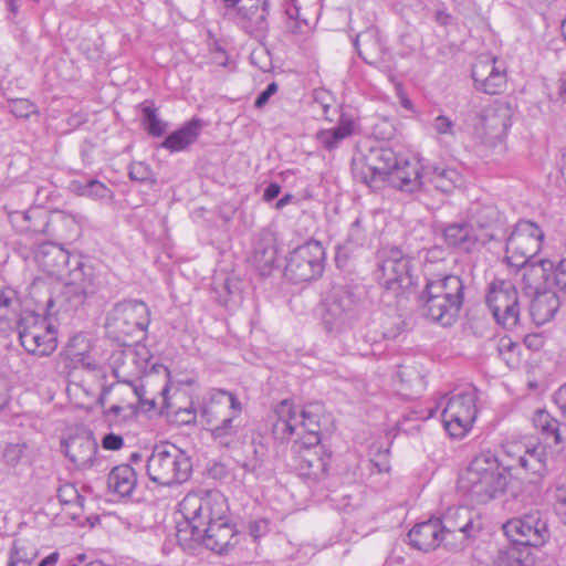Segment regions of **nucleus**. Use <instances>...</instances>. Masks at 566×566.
Listing matches in <instances>:
<instances>
[{
	"label": "nucleus",
	"instance_id": "obj_31",
	"mask_svg": "<svg viewBox=\"0 0 566 566\" xmlns=\"http://www.w3.org/2000/svg\"><path fill=\"white\" fill-rule=\"evenodd\" d=\"M355 123L349 115L340 114L336 126L329 129H321L316 133L317 144L325 150L333 151L342 142L353 135Z\"/></svg>",
	"mask_w": 566,
	"mask_h": 566
},
{
	"label": "nucleus",
	"instance_id": "obj_21",
	"mask_svg": "<svg viewBox=\"0 0 566 566\" xmlns=\"http://www.w3.org/2000/svg\"><path fill=\"white\" fill-rule=\"evenodd\" d=\"M193 538L201 539L205 547L211 552L228 555L242 544L245 536L237 528L235 524L229 521L227 514L226 518L216 521Z\"/></svg>",
	"mask_w": 566,
	"mask_h": 566
},
{
	"label": "nucleus",
	"instance_id": "obj_62",
	"mask_svg": "<svg viewBox=\"0 0 566 566\" xmlns=\"http://www.w3.org/2000/svg\"><path fill=\"white\" fill-rule=\"evenodd\" d=\"M120 411H126L125 417H130L134 415L135 407H134L133 398H130V396H127V405L126 406H118V405L112 406L111 409H108V418L111 416H115V417L118 416Z\"/></svg>",
	"mask_w": 566,
	"mask_h": 566
},
{
	"label": "nucleus",
	"instance_id": "obj_23",
	"mask_svg": "<svg viewBox=\"0 0 566 566\" xmlns=\"http://www.w3.org/2000/svg\"><path fill=\"white\" fill-rule=\"evenodd\" d=\"M295 469L302 479L319 482L327 476L331 453L321 443L316 446H293Z\"/></svg>",
	"mask_w": 566,
	"mask_h": 566
},
{
	"label": "nucleus",
	"instance_id": "obj_11",
	"mask_svg": "<svg viewBox=\"0 0 566 566\" xmlns=\"http://www.w3.org/2000/svg\"><path fill=\"white\" fill-rule=\"evenodd\" d=\"M17 332L21 346L30 354L49 356L57 346L54 326L34 312L20 317Z\"/></svg>",
	"mask_w": 566,
	"mask_h": 566
},
{
	"label": "nucleus",
	"instance_id": "obj_54",
	"mask_svg": "<svg viewBox=\"0 0 566 566\" xmlns=\"http://www.w3.org/2000/svg\"><path fill=\"white\" fill-rule=\"evenodd\" d=\"M74 185L81 195L91 198H103L106 192V186L96 179H88L84 184L75 182Z\"/></svg>",
	"mask_w": 566,
	"mask_h": 566
},
{
	"label": "nucleus",
	"instance_id": "obj_4",
	"mask_svg": "<svg viewBox=\"0 0 566 566\" xmlns=\"http://www.w3.org/2000/svg\"><path fill=\"white\" fill-rule=\"evenodd\" d=\"M364 292L358 286L336 285L325 303L323 324L326 332L340 336L352 331L364 312Z\"/></svg>",
	"mask_w": 566,
	"mask_h": 566
},
{
	"label": "nucleus",
	"instance_id": "obj_40",
	"mask_svg": "<svg viewBox=\"0 0 566 566\" xmlns=\"http://www.w3.org/2000/svg\"><path fill=\"white\" fill-rule=\"evenodd\" d=\"M531 548V546L510 542L506 548L499 551L497 562L504 566H531L533 564Z\"/></svg>",
	"mask_w": 566,
	"mask_h": 566
},
{
	"label": "nucleus",
	"instance_id": "obj_51",
	"mask_svg": "<svg viewBox=\"0 0 566 566\" xmlns=\"http://www.w3.org/2000/svg\"><path fill=\"white\" fill-rule=\"evenodd\" d=\"M8 109L14 117L23 119L36 112L35 105L28 98L9 99Z\"/></svg>",
	"mask_w": 566,
	"mask_h": 566
},
{
	"label": "nucleus",
	"instance_id": "obj_14",
	"mask_svg": "<svg viewBox=\"0 0 566 566\" xmlns=\"http://www.w3.org/2000/svg\"><path fill=\"white\" fill-rule=\"evenodd\" d=\"M503 532L511 543L539 548L549 537L547 518L539 510H532L503 524Z\"/></svg>",
	"mask_w": 566,
	"mask_h": 566
},
{
	"label": "nucleus",
	"instance_id": "obj_47",
	"mask_svg": "<svg viewBox=\"0 0 566 566\" xmlns=\"http://www.w3.org/2000/svg\"><path fill=\"white\" fill-rule=\"evenodd\" d=\"M231 413L226 416L220 423L216 424L211 429V434L214 439L223 440L234 437L240 428L239 416L240 413L234 412V410H230Z\"/></svg>",
	"mask_w": 566,
	"mask_h": 566
},
{
	"label": "nucleus",
	"instance_id": "obj_28",
	"mask_svg": "<svg viewBox=\"0 0 566 566\" xmlns=\"http://www.w3.org/2000/svg\"><path fill=\"white\" fill-rule=\"evenodd\" d=\"M258 2H262V8H259L256 3L250 7L242 6L230 17L239 20L241 27L254 38L264 36L269 30L268 0H258Z\"/></svg>",
	"mask_w": 566,
	"mask_h": 566
},
{
	"label": "nucleus",
	"instance_id": "obj_63",
	"mask_svg": "<svg viewBox=\"0 0 566 566\" xmlns=\"http://www.w3.org/2000/svg\"><path fill=\"white\" fill-rule=\"evenodd\" d=\"M555 502L558 512L566 514V486H559L556 489Z\"/></svg>",
	"mask_w": 566,
	"mask_h": 566
},
{
	"label": "nucleus",
	"instance_id": "obj_16",
	"mask_svg": "<svg viewBox=\"0 0 566 566\" xmlns=\"http://www.w3.org/2000/svg\"><path fill=\"white\" fill-rule=\"evenodd\" d=\"M444 537V546L463 549L469 538L475 537L481 524L474 521L473 513L463 506L448 507L440 517H436Z\"/></svg>",
	"mask_w": 566,
	"mask_h": 566
},
{
	"label": "nucleus",
	"instance_id": "obj_45",
	"mask_svg": "<svg viewBox=\"0 0 566 566\" xmlns=\"http://www.w3.org/2000/svg\"><path fill=\"white\" fill-rule=\"evenodd\" d=\"M535 264L545 265L551 268L547 271V285L551 289L556 287L558 291L566 293V259L560 260L554 264L551 260H539Z\"/></svg>",
	"mask_w": 566,
	"mask_h": 566
},
{
	"label": "nucleus",
	"instance_id": "obj_58",
	"mask_svg": "<svg viewBox=\"0 0 566 566\" xmlns=\"http://www.w3.org/2000/svg\"><path fill=\"white\" fill-rule=\"evenodd\" d=\"M433 128L440 135H454V122L444 115H439L433 120Z\"/></svg>",
	"mask_w": 566,
	"mask_h": 566
},
{
	"label": "nucleus",
	"instance_id": "obj_64",
	"mask_svg": "<svg viewBox=\"0 0 566 566\" xmlns=\"http://www.w3.org/2000/svg\"><path fill=\"white\" fill-rule=\"evenodd\" d=\"M554 400L559 409L566 415V384L563 385L554 395Z\"/></svg>",
	"mask_w": 566,
	"mask_h": 566
},
{
	"label": "nucleus",
	"instance_id": "obj_19",
	"mask_svg": "<svg viewBox=\"0 0 566 566\" xmlns=\"http://www.w3.org/2000/svg\"><path fill=\"white\" fill-rule=\"evenodd\" d=\"M3 210L17 233L35 237L45 235L48 232L51 211L43 206L33 205L20 209V203L12 200L9 205H3Z\"/></svg>",
	"mask_w": 566,
	"mask_h": 566
},
{
	"label": "nucleus",
	"instance_id": "obj_61",
	"mask_svg": "<svg viewBox=\"0 0 566 566\" xmlns=\"http://www.w3.org/2000/svg\"><path fill=\"white\" fill-rule=\"evenodd\" d=\"M277 88L279 86L275 82L268 84L266 88L255 98L254 106L256 108H262L269 102L270 97L277 92Z\"/></svg>",
	"mask_w": 566,
	"mask_h": 566
},
{
	"label": "nucleus",
	"instance_id": "obj_27",
	"mask_svg": "<svg viewBox=\"0 0 566 566\" xmlns=\"http://www.w3.org/2000/svg\"><path fill=\"white\" fill-rule=\"evenodd\" d=\"M228 409L241 413L242 405L237 396L223 389H211L203 401L200 416L207 424H212Z\"/></svg>",
	"mask_w": 566,
	"mask_h": 566
},
{
	"label": "nucleus",
	"instance_id": "obj_36",
	"mask_svg": "<svg viewBox=\"0 0 566 566\" xmlns=\"http://www.w3.org/2000/svg\"><path fill=\"white\" fill-rule=\"evenodd\" d=\"M546 455L545 446L536 444L526 449L524 455L520 457V467L533 475L531 482L539 481L546 473Z\"/></svg>",
	"mask_w": 566,
	"mask_h": 566
},
{
	"label": "nucleus",
	"instance_id": "obj_10",
	"mask_svg": "<svg viewBox=\"0 0 566 566\" xmlns=\"http://www.w3.org/2000/svg\"><path fill=\"white\" fill-rule=\"evenodd\" d=\"M410 268V259L400 249L385 248L378 253L375 276L387 292L398 296L413 285Z\"/></svg>",
	"mask_w": 566,
	"mask_h": 566
},
{
	"label": "nucleus",
	"instance_id": "obj_42",
	"mask_svg": "<svg viewBox=\"0 0 566 566\" xmlns=\"http://www.w3.org/2000/svg\"><path fill=\"white\" fill-rule=\"evenodd\" d=\"M396 378L400 384V389L405 390V395H411L420 391L423 386V376L415 366H399Z\"/></svg>",
	"mask_w": 566,
	"mask_h": 566
},
{
	"label": "nucleus",
	"instance_id": "obj_48",
	"mask_svg": "<svg viewBox=\"0 0 566 566\" xmlns=\"http://www.w3.org/2000/svg\"><path fill=\"white\" fill-rule=\"evenodd\" d=\"M142 114L144 128L149 135L160 137L166 133L167 124L158 117L156 108L144 105L142 107Z\"/></svg>",
	"mask_w": 566,
	"mask_h": 566
},
{
	"label": "nucleus",
	"instance_id": "obj_34",
	"mask_svg": "<svg viewBox=\"0 0 566 566\" xmlns=\"http://www.w3.org/2000/svg\"><path fill=\"white\" fill-rule=\"evenodd\" d=\"M203 123L199 118H192L176 132L169 134L161 143V147L170 151H181L193 144L200 135Z\"/></svg>",
	"mask_w": 566,
	"mask_h": 566
},
{
	"label": "nucleus",
	"instance_id": "obj_20",
	"mask_svg": "<svg viewBox=\"0 0 566 566\" xmlns=\"http://www.w3.org/2000/svg\"><path fill=\"white\" fill-rule=\"evenodd\" d=\"M475 90L495 95L502 93L507 84L506 66L497 57L480 55L471 69Z\"/></svg>",
	"mask_w": 566,
	"mask_h": 566
},
{
	"label": "nucleus",
	"instance_id": "obj_1",
	"mask_svg": "<svg viewBox=\"0 0 566 566\" xmlns=\"http://www.w3.org/2000/svg\"><path fill=\"white\" fill-rule=\"evenodd\" d=\"M324 408L313 402L298 409L292 401L284 399L274 408L275 422L272 433L277 440L297 438L293 446H316L321 443V427Z\"/></svg>",
	"mask_w": 566,
	"mask_h": 566
},
{
	"label": "nucleus",
	"instance_id": "obj_3",
	"mask_svg": "<svg viewBox=\"0 0 566 566\" xmlns=\"http://www.w3.org/2000/svg\"><path fill=\"white\" fill-rule=\"evenodd\" d=\"M459 483L473 501L488 503L504 493L509 471L493 453L484 452L472 459Z\"/></svg>",
	"mask_w": 566,
	"mask_h": 566
},
{
	"label": "nucleus",
	"instance_id": "obj_44",
	"mask_svg": "<svg viewBox=\"0 0 566 566\" xmlns=\"http://www.w3.org/2000/svg\"><path fill=\"white\" fill-rule=\"evenodd\" d=\"M533 424L536 429L546 438H554V442L557 444L560 442V434L558 431V421L553 418L546 410L538 409L535 411L532 418Z\"/></svg>",
	"mask_w": 566,
	"mask_h": 566
},
{
	"label": "nucleus",
	"instance_id": "obj_57",
	"mask_svg": "<svg viewBox=\"0 0 566 566\" xmlns=\"http://www.w3.org/2000/svg\"><path fill=\"white\" fill-rule=\"evenodd\" d=\"M365 240V229L361 226V219L356 218L348 230L347 242L354 245L363 244Z\"/></svg>",
	"mask_w": 566,
	"mask_h": 566
},
{
	"label": "nucleus",
	"instance_id": "obj_49",
	"mask_svg": "<svg viewBox=\"0 0 566 566\" xmlns=\"http://www.w3.org/2000/svg\"><path fill=\"white\" fill-rule=\"evenodd\" d=\"M352 171L356 180H359L369 187H377V184L381 182L379 178H376V174L365 165L364 155L353 159Z\"/></svg>",
	"mask_w": 566,
	"mask_h": 566
},
{
	"label": "nucleus",
	"instance_id": "obj_55",
	"mask_svg": "<svg viewBox=\"0 0 566 566\" xmlns=\"http://www.w3.org/2000/svg\"><path fill=\"white\" fill-rule=\"evenodd\" d=\"M128 175L132 180H136V181H140V182L154 181L151 169L144 163L132 164L129 166Z\"/></svg>",
	"mask_w": 566,
	"mask_h": 566
},
{
	"label": "nucleus",
	"instance_id": "obj_2",
	"mask_svg": "<svg viewBox=\"0 0 566 566\" xmlns=\"http://www.w3.org/2000/svg\"><path fill=\"white\" fill-rule=\"evenodd\" d=\"M464 282L454 274L428 280L419 295L423 314L442 326H451L464 301Z\"/></svg>",
	"mask_w": 566,
	"mask_h": 566
},
{
	"label": "nucleus",
	"instance_id": "obj_46",
	"mask_svg": "<svg viewBox=\"0 0 566 566\" xmlns=\"http://www.w3.org/2000/svg\"><path fill=\"white\" fill-rule=\"evenodd\" d=\"M434 416V410L429 409H419L411 410L402 416V418L397 422V429L399 432L409 433L413 430H418L420 427V422L424 421Z\"/></svg>",
	"mask_w": 566,
	"mask_h": 566
},
{
	"label": "nucleus",
	"instance_id": "obj_15",
	"mask_svg": "<svg viewBox=\"0 0 566 566\" xmlns=\"http://www.w3.org/2000/svg\"><path fill=\"white\" fill-rule=\"evenodd\" d=\"M324 263L325 250L322 243L310 240L291 252L284 275L293 283L310 282L322 275Z\"/></svg>",
	"mask_w": 566,
	"mask_h": 566
},
{
	"label": "nucleus",
	"instance_id": "obj_17",
	"mask_svg": "<svg viewBox=\"0 0 566 566\" xmlns=\"http://www.w3.org/2000/svg\"><path fill=\"white\" fill-rule=\"evenodd\" d=\"M476 397L473 390L452 395L441 413L446 430L452 438L464 437L475 420Z\"/></svg>",
	"mask_w": 566,
	"mask_h": 566
},
{
	"label": "nucleus",
	"instance_id": "obj_56",
	"mask_svg": "<svg viewBox=\"0 0 566 566\" xmlns=\"http://www.w3.org/2000/svg\"><path fill=\"white\" fill-rule=\"evenodd\" d=\"M57 499L62 504L81 505V496L72 484H64L57 489Z\"/></svg>",
	"mask_w": 566,
	"mask_h": 566
},
{
	"label": "nucleus",
	"instance_id": "obj_26",
	"mask_svg": "<svg viewBox=\"0 0 566 566\" xmlns=\"http://www.w3.org/2000/svg\"><path fill=\"white\" fill-rule=\"evenodd\" d=\"M33 259L43 272L57 277H64L66 268L71 263L69 252L52 241L36 245Z\"/></svg>",
	"mask_w": 566,
	"mask_h": 566
},
{
	"label": "nucleus",
	"instance_id": "obj_59",
	"mask_svg": "<svg viewBox=\"0 0 566 566\" xmlns=\"http://www.w3.org/2000/svg\"><path fill=\"white\" fill-rule=\"evenodd\" d=\"M249 536L253 542L264 536L269 532V523L264 518L251 521L248 524Z\"/></svg>",
	"mask_w": 566,
	"mask_h": 566
},
{
	"label": "nucleus",
	"instance_id": "obj_5",
	"mask_svg": "<svg viewBox=\"0 0 566 566\" xmlns=\"http://www.w3.org/2000/svg\"><path fill=\"white\" fill-rule=\"evenodd\" d=\"M192 472L190 457L176 444L164 442L153 448L146 462L149 480L160 486L186 482Z\"/></svg>",
	"mask_w": 566,
	"mask_h": 566
},
{
	"label": "nucleus",
	"instance_id": "obj_7",
	"mask_svg": "<svg viewBox=\"0 0 566 566\" xmlns=\"http://www.w3.org/2000/svg\"><path fill=\"white\" fill-rule=\"evenodd\" d=\"M542 264H526L523 268L522 289L531 297L530 315L536 325L549 322L557 313L560 302L556 291L547 285V271Z\"/></svg>",
	"mask_w": 566,
	"mask_h": 566
},
{
	"label": "nucleus",
	"instance_id": "obj_18",
	"mask_svg": "<svg viewBox=\"0 0 566 566\" xmlns=\"http://www.w3.org/2000/svg\"><path fill=\"white\" fill-rule=\"evenodd\" d=\"M149 324V310L142 301H123L114 305L111 316H108V328L113 327L112 333L116 336L112 338L115 342H122L120 335L128 336L135 331H144ZM108 334L111 332L108 331ZM111 342V335H108Z\"/></svg>",
	"mask_w": 566,
	"mask_h": 566
},
{
	"label": "nucleus",
	"instance_id": "obj_25",
	"mask_svg": "<svg viewBox=\"0 0 566 566\" xmlns=\"http://www.w3.org/2000/svg\"><path fill=\"white\" fill-rule=\"evenodd\" d=\"M61 447L77 468L91 467L97 452V442L93 433L85 428H76L62 440Z\"/></svg>",
	"mask_w": 566,
	"mask_h": 566
},
{
	"label": "nucleus",
	"instance_id": "obj_37",
	"mask_svg": "<svg viewBox=\"0 0 566 566\" xmlns=\"http://www.w3.org/2000/svg\"><path fill=\"white\" fill-rule=\"evenodd\" d=\"M277 250L271 239L259 240L253 247L252 261L259 273L269 275L276 261Z\"/></svg>",
	"mask_w": 566,
	"mask_h": 566
},
{
	"label": "nucleus",
	"instance_id": "obj_12",
	"mask_svg": "<svg viewBox=\"0 0 566 566\" xmlns=\"http://www.w3.org/2000/svg\"><path fill=\"white\" fill-rule=\"evenodd\" d=\"M485 302L499 325L506 329L517 326L521 306L518 292L513 282L494 279L489 285Z\"/></svg>",
	"mask_w": 566,
	"mask_h": 566
},
{
	"label": "nucleus",
	"instance_id": "obj_32",
	"mask_svg": "<svg viewBox=\"0 0 566 566\" xmlns=\"http://www.w3.org/2000/svg\"><path fill=\"white\" fill-rule=\"evenodd\" d=\"M482 125L493 137L504 136L512 125V111L507 103H495L482 117Z\"/></svg>",
	"mask_w": 566,
	"mask_h": 566
},
{
	"label": "nucleus",
	"instance_id": "obj_38",
	"mask_svg": "<svg viewBox=\"0 0 566 566\" xmlns=\"http://www.w3.org/2000/svg\"><path fill=\"white\" fill-rule=\"evenodd\" d=\"M25 312L21 310V301L14 290L0 291V325L15 323L18 327V321Z\"/></svg>",
	"mask_w": 566,
	"mask_h": 566
},
{
	"label": "nucleus",
	"instance_id": "obj_29",
	"mask_svg": "<svg viewBox=\"0 0 566 566\" xmlns=\"http://www.w3.org/2000/svg\"><path fill=\"white\" fill-rule=\"evenodd\" d=\"M439 525L436 517L416 524L408 533L410 545L422 552H430L441 544L444 545Z\"/></svg>",
	"mask_w": 566,
	"mask_h": 566
},
{
	"label": "nucleus",
	"instance_id": "obj_43",
	"mask_svg": "<svg viewBox=\"0 0 566 566\" xmlns=\"http://www.w3.org/2000/svg\"><path fill=\"white\" fill-rule=\"evenodd\" d=\"M213 292L216 294V301L222 306H229L241 300L238 283L228 276L222 282L214 283Z\"/></svg>",
	"mask_w": 566,
	"mask_h": 566
},
{
	"label": "nucleus",
	"instance_id": "obj_30",
	"mask_svg": "<svg viewBox=\"0 0 566 566\" xmlns=\"http://www.w3.org/2000/svg\"><path fill=\"white\" fill-rule=\"evenodd\" d=\"M73 261L74 268L67 271V277L65 279L66 293L74 294L81 298L94 292L96 277L90 265L82 263L77 259Z\"/></svg>",
	"mask_w": 566,
	"mask_h": 566
},
{
	"label": "nucleus",
	"instance_id": "obj_33",
	"mask_svg": "<svg viewBox=\"0 0 566 566\" xmlns=\"http://www.w3.org/2000/svg\"><path fill=\"white\" fill-rule=\"evenodd\" d=\"M137 478L129 464L117 465L108 473V492L118 499L129 496L135 490Z\"/></svg>",
	"mask_w": 566,
	"mask_h": 566
},
{
	"label": "nucleus",
	"instance_id": "obj_9",
	"mask_svg": "<svg viewBox=\"0 0 566 566\" xmlns=\"http://www.w3.org/2000/svg\"><path fill=\"white\" fill-rule=\"evenodd\" d=\"M112 348L108 357V367L113 376L117 379L116 384L108 385V392L126 391L138 394L143 391V385L138 384L143 373L147 367V359L132 345L124 342H108V348Z\"/></svg>",
	"mask_w": 566,
	"mask_h": 566
},
{
	"label": "nucleus",
	"instance_id": "obj_24",
	"mask_svg": "<svg viewBox=\"0 0 566 566\" xmlns=\"http://www.w3.org/2000/svg\"><path fill=\"white\" fill-rule=\"evenodd\" d=\"M417 181L419 185L415 188V192L420 189L428 191L433 188L444 195H450L462 187L464 179L455 168L428 164L421 168L417 166Z\"/></svg>",
	"mask_w": 566,
	"mask_h": 566
},
{
	"label": "nucleus",
	"instance_id": "obj_13",
	"mask_svg": "<svg viewBox=\"0 0 566 566\" xmlns=\"http://www.w3.org/2000/svg\"><path fill=\"white\" fill-rule=\"evenodd\" d=\"M544 233L539 227L532 221H520L506 239V261L510 265L516 266L522 273L523 268L530 263H536L531 259L542 248Z\"/></svg>",
	"mask_w": 566,
	"mask_h": 566
},
{
	"label": "nucleus",
	"instance_id": "obj_39",
	"mask_svg": "<svg viewBox=\"0 0 566 566\" xmlns=\"http://www.w3.org/2000/svg\"><path fill=\"white\" fill-rule=\"evenodd\" d=\"M270 450L269 440L259 434L252 438L251 446L248 448L247 459L243 467L252 472L258 471L269 462Z\"/></svg>",
	"mask_w": 566,
	"mask_h": 566
},
{
	"label": "nucleus",
	"instance_id": "obj_50",
	"mask_svg": "<svg viewBox=\"0 0 566 566\" xmlns=\"http://www.w3.org/2000/svg\"><path fill=\"white\" fill-rule=\"evenodd\" d=\"M35 186L32 184H24L20 187L12 188L6 195V203L9 205L12 200L20 203V209H25L33 198V193L35 191Z\"/></svg>",
	"mask_w": 566,
	"mask_h": 566
},
{
	"label": "nucleus",
	"instance_id": "obj_35",
	"mask_svg": "<svg viewBox=\"0 0 566 566\" xmlns=\"http://www.w3.org/2000/svg\"><path fill=\"white\" fill-rule=\"evenodd\" d=\"M78 224L76 219L64 211H51L46 237L60 240H71L77 237Z\"/></svg>",
	"mask_w": 566,
	"mask_h": 566
},
{
	"label": "nucleus",
	"instance_id": "obj_22",
	"mask_svg": "<svg viewBox=\"0 0 566 566\" xmlns=\"http://www.w3.org/2000/svg\"><path fill=\"white\" fill-rule=\"evenodd\" d=\"M444 242L452 248L470 252L475 244H485L494 239L496 234L489 227L479 224L476 228L468 221L451 222L442 228Z\"/></svg>",
	"mask_w": 566,
	"mask_h": 566
},
{
	"label": "nucleus",
	"instance_id": "obj_60",
	"mask_svg": "<svg viewBox=\"0 0 566 566\" xmlns=\"http://www.w3.org/2000/svg\"><path fill=\"white\" fill-rule=\"evenodd\" d=\"M145 388L143 387V391H139L138 394L135 392H126L127 396H130L133 398L134 403L137 402L138 407L144 411L148 412L153 410L156 406L154 399H147L145 398Z\"/></svg>",
	"mask_w": 566,
	"mask_h": 566
},
{
	"label": "nucleus",
	"instance_id": "obj_8",
	"mask_svg": "<svg viewBox=\"0 0 566 566\" xmlns=\"http://www.w3.org/2000/svg\"><path fill=\"white\" fill-rule=\"evenodd\" d=\"M179 510L192 537L229 514L227 499L221 492L212 490L188 493L179 503Z\"/></svg>",
	"mask_w": 566,
	"mask_h": 566
},
{
	"label": "nucleus",
	"instance_id": "obj_53",
	"mask_svg": "<svg viewBox=\"0 0 566 566\" xmlns=\"http://www.w3.org/2000/svg\"><path fill=\"white\" fill-rule=\"evenodd\" d=\"M25 449L27 444L24 442L8 443L2 452L4 463L12 468L17 467L24 455Z\"/></svg>",
	"mask_w": 566,
	"mask_h": 566
},
{
	"label": "nucleus",
	"instance_id": "obj_41",
	"mask_svg": "<svg viewBox=\"0 0 566 566\" xmlns=\"http://www.w3.org/2000/svg\"><path fill=\"white\" fill-rule=\"evenodd\" d=\"M354 46L358 55L367 63L371 64L375 53L379 51L380 44L377 39V30L368 29L359 33L354 40Z\"/></svg>",
	"mask_w": 566,
	"mask_h": 566
},
{
	"label": "nucleus",
	"instance_id": "obj_52",
	"mask_svg": "<svg viewBox=\"0 0 566 566\" xmlns=\"http://www.w3.org/2000/svg\"><path fill=\"white\" fill-rule=\"evenodd\" d=\"M34 557V553H29L25 546H21L15 542L10 551L8 566H29Z\"/></svg>",
	"mask_w": 566,
	"mask_h": 566
},
{
	"label": "nucleus",
	"instance_id": "obj_6",
	"mask_svg": "<svg viewBox=\"0 0 566 566\" xmlns=\"http://www.w3.org/2000/svg\"><path fill=\"white\" fill-rule=\"evenodd\" d=\"M365 165L376 174L381 182L387 181L394 188L413 193L417 181V164L399 157L389 147H373L364 155Z\"/></svg>",
	"mask_w": 566,
	"mask_h": 566
}]
</instances>
